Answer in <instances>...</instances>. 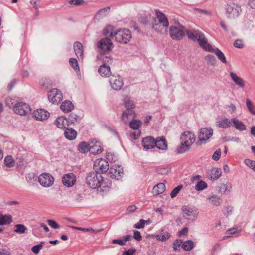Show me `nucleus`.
I'll list each match as a JSON object with an SVG mask.
<instances>
[{
	"mask_svg": "<svg viewBox=\"0 0 255 255\" xmlns=\"http://www.w3.org/2000/svg\"><path fill=\"white\" fill-rule=\"evenodd\" d=\"M86 183L88 187L91 188L95 189L98 187H101L105 189L106 187L110 188L112 184L109 183L107 184L104 180L103 177L99 173H96L94 171L89 172L86 178Z\"/></svg>",
	"mask_w": 255,
	"mask_h": 255,
	"instance_id": "nucleus-1",
	"label": "nucleus"
},
{
	"mask_svg": "<svg viewBox=\"0 0 255 255\" xmlns=\"http://www.w3.org/2000/svg\"><path fill=\"white\" fill-rule=\"evenodd\" d=\"M186 34L189 39L197 41L200 47L203 49L208 51H211L213 50L211 45L208 43L207 39L201 31L198 30L187 31Z\"/></svg>",
	"mask_w": 255,
	"mask_h": 255,
	"instance_id": "nucleus-2",
	"label": "nucleus"
},
{
	"mask_svg": "<svg viewBox=\"0 0 255 255\" xmlns=\"http://www.w3.org/2000/svg\"><path fill=\"white\" fill-rule=\"evenodd\" d=\"M180 140L181 144L176 149L179 154H182L189 150L191 145L195 140V136L193 133L186 131L181 134Z\"/></svg>",
	"mask_w": 255,
	"mask_h": 255,
	"instance_id": "nucleus-3",
	"label": "nucleus"
},
{
	"mask_svg": "<svg viewBox=\"0 0 255 255\" xmlns=\"http://www.w3.org/2000/svg\"><path fill=\"white\" fill-rule=\"evenodd\" d=\"M156 15L158 23L153 24L152 27L159 33H164L169 26L168 20L165 15L160 11L156 12Z\"/></svg>",
	"mask_w": 255,
	"mask_h": 255,
	"instance_id": "nucleus-4",
	"label": "nucleus"
},
{
	"mask_svg": "<svg viewBox=\"0 0 255 255\" xmlns=\"http://www.w3.org/2000/svg\"><path fill=\"white\" fill-rule=\"evenodd\" d=\"M177 24L178 26H171L169 28V34L171 37L176 40H180L183 39L185 35V33L187 31L184 26L180 25L178 21L175 22Z\"/></svg>",
	"mask_w": 255,
	"mask_h": 255,
	"instance_id": "nucleus-5",
	"label": "nucleus"
},
{
	"mask_svg": "<svg viewBox=\"0 0 255 255\" xmlns=\"http://www.w3.org/2000/svg\"><path fill=\"white\" fill-rule=\"evenodd\" d=\"M124 102V106L126 108V110L122 113V119L123 120L127 119L129 116L134 115L133 109L135 107L134 101L131 100L130 98L128 96L125 97Z\"/></svg>",
	"mask_w": 255,
	"mask_h": 255,
	"instance_id": "nucleus-6",
	"label": "nucleus"
},
{
	"mask_svg": "<svg viewBox=\"0 0 255 255\" xmlns=\"http://www.w3.org/2000/svg\"><path fill=\"white\" fill-rule=\"evenodd\" d=\"M114 37L117 42L120 43L127 44L131 38V32L128 29L118 30L114 33Z\"/></svg>",
	"mask_w": 255,
	"mask_h": 255,
	"instance_id": "nucleus-7",
	"label": "nucleus"
},
{
	"mask_svg": "<svg viewBox=\"0 0 255 255\" xmlns=\"http://www.w3.org/2000/svg\"><path fill=\"white\" fill-rule=\"evenodd\" d=\"M225 9L227 16L231 19L237 18L242 11L241 7L234 2L227 4Z\"/></svg>",
	"mask_w": 255,
	"mask_h": 255,
	"instance_id": "nucleus-8",
	"label": "nucleus"
},
{
	"mask_svg": "<svg viewBox=\"0 0 255 255\" xmlns=\"http://www.w3.org/2000/svg\"><path fill=\"white\" fill-rule=\"evenodd\" d=\"M109 169V163L105 159L100 158L95 160L94 163V169L95 172L102 173L106 172Z\"/></svg>",
	"mask_w": 255,
	"mask_h": 255,
	"instance_id": "nucleus-9",
	"label": "nucleus"
},
{
	"mask_svg": "<svg viewBox=\"0 0 255 255\" xmlns=\"http://www.w3.org/2000/svg\"><path fill=\"white\" fill-rule=\"evenodd\" d=\"M13 110L17 114L25 116L30 113L31 109L28 104L23 102H19L14 105Z\"/></svg>",
	"mask_w": 255,
	"mask_h": 255,
	"instance_id": "nucleus-10",
	"label": "nucleus"
},
{
	"mask_svg": "<svg viewBox=\"0 0 255 255\" xmlns=\"http://www.w3.org/2000/svg\"><path fill=\"white\" fill-rule=\"evenodd\" d=\"M38 181L42 186L49 187L53 184L54 178L50 174L44 173L39 176Z\"/></svg>",
	"mask_w": 255,
	"mask_h": 255,
	"instance_id": "nucleus-11",
	"label": "nucleus"
},
{
	"mask_svg": "<svg viewBox=\"0 0 255 255\" xmlns=\"http://www.w3.org/2000/svg\"><path fill=\"white\" fill-rule=\"evenodd\" d=\"M48 99L53 104H58L63 98L61 91L56 88H54L48 93Z\"/></svg>",
	"mask_w": 255,
	"mask_h": 255,
	"instance_id": "nucleus-12",
	"label": "nucleus"
},
{
	"mask_svg": "<svg viewBox=\"0 0 255 255\" xmlns=\"http://www.w3.org/2000/svg\"><path fill=\"white\" fill-rule=\"evenodd\" d=\"M183 211V217L189 220H195L197 217V212L196 210L194 209L189 206H184L182 208Z\"/></svg>",
	"mask_w": 255,
	"mask_h": 255,
	"instance_id": "nucleus-13",
	"label": "nucleus"
},
{
	"mask_svg": "<svg viewBox=\"0 0 255 255\" xmlns=\"http://www.w3.org/2000/svg\"><path fill=\"white\" fill-rule=\"evenodd\" d=\"M98 47L103 51H109L113 48V44L111 39L106 37L101 39L98 42Z\"/></svg>",
	"mask_w": 255,
	"mask_h": 255,
	"instance_id": "nucleus-14",
	"label": "nucleus"
},
{
	"mask_svg": "<svg viewBox=\"0 0 255 255\" xmlns=\"http://www.w3.org/2000/svg\"><path fill=\"white\" fill-rule=\"evenodd\" d=\"M76 176L72 173L65 174L62 178L63 184L68 187L73 186L76 182Z\"/></svg>",
	"mask_w": 255,
	"mask_h": 255,
	"instance_id": "nucleus-15",
	"label": "nucleus"
},
{
	"mask_svg": "<svg viewBox=\"0 0 255 255\" xmlns=\"http://www.w3.org/2000/svg\"><path fill=\"white\" fill-rule=\"evenodd\" d=\"M73 48L75 53L77 56L79 62H82L84 58L83 55V46L82 44L78 41H76L74 43Z\"/></svg>",
	"mask_w": 255,
	"mask_h": 255,
	"instance_id": "nucleus-16",
	"label": "nucleus"
},
{
	"mask_svg": "<svg viewBox=\"0 0 255 255\" xmlns=\"http://www.w3.org/2000/svg\"><path fill=\"white\" fill-rule=\"evenodd\" d=\"M213 131L212 129L203 128L200 130L199 133V139L201 141H205L209 139L213 135Z\"/></svg>",
	"mask_w": 255,
	"mask_h": 255,
	"instance_id": "nucleus-17",
	"label": "nucleus"
},
{
	"mask_svg": "<svg viewBox=\"0 0 255 255\" xmlns=\"http://www.w3.org/2000/svg\"><path fill=\"white\" fill-rule=\"evenodd\" d=\"M33 115L37 120L44 121L47 119L49 113L44 109H40L34 111Z\"/></svg>",
	"mask_w": 255,
	"mask_h": 255,
	"instance_id": "nucleus-18",
	"label": "nucleus"
},
{
	"mask_svg": "<svg viewBox=\"0 0 255 255\" xmlns=\"http://www.w3.org/2000/svg\"><path fill=\"white\" fill-rule=\"evenodd\" d=\"M142 145L145 149H150L155 147L156 141L153 137L147 136L143 138Z\"/></svg>",
	"mask_w": 255,
	"mask_h": 255,
	"instance_id": "nucleus-19",
	"label": "nucleus"
},
{
	"mask_svg": "<svg viewBox=\"0 0 255 255\" xmlns=\"http://www.w3.org/2000/svg\"><path fill=\"white\" fill-rule=\"evenodd\" d=\"M123 169L120 166L112 167L109 169V174L112 179L119 180L121 177V174H123Z\"/></svg>",
	"mask_w": 255,
	"mask_h": 255,
	"instance_id": "nucleus-20",
	"label": "nucleus"
},
{
	"mask_svg": "<svg viewBox=\"0 0 255 255\" xmlns=\"http://www.w3.org/2000/svg\"><path fill=\"white\" fill-rule=\"evenodd\" d=\"M103 151L100 142L96 141H92L90 143V152L93 154H98Z\"/></svg>",
	"mask_w": 255,
	"mask_h": 255,
	"instance_id": "nucleus-21",
	"label": "nucleus"
},
{
	"mask_svg": "<svg viewBox=\"0 0 255 255\" xmlns=\"http://www.w3.org/2000/svg\"><path fill=\"white\" fill-rule=\"evenodd\" d=\"M110 83L111 87L115 90H120L124 85L122 79L119 77L117 78L111 79Z\"/></svg>",
	"mask_w": 255,
	"mask_h": 255,
	"instance_id": "nucleus-22",
	"label": "nucleus"
},
{
	"mask_svg": "<svg viewBox=\"0 0 255 255\" xmlns=\"http://www.w3.org/2000/svg\"><path fill=\"white\" fill-rule=\"evenodd\" d=\"M155 140L156 141L155 147L162 150H165L167 149V143L164 136L158 137Z\"/></svg>",
	"mask_w": 255,
	"mask_h": 255,
	"instance_id": "nucleus-23",
	"label": "nucleus"
},
{
	"mask_svg": "<svg viewBox=\"0 0 255 255\" xmlns=\"http://www.w3.org/2000/svg\"><path fill=\"white\" fill-rule=\"evenodd\" d=\"M98 72L102 77H109L112 74L109 65H101L98 69Z\"/></svg>",
	"mask_w": 255,
	"mask_h": 255,
	"instance_id": "nucleus-24",
	"label": "nucleus"
},
{
	"mask_svg": "<svg viewBox=\"0 0 255 255\" xmlns=\"http://www.w3.org/2000/svg\"><path fill=\"white\" fill-rule=\"evenodd\" d=\"M230 75L232 80L239 87L241 88H244L245 87V82L242 78H241V77L237 75L235 73L232 72H230Z\"/></svg>",
	"mask_w": 255,
	"mask_h": 255,
	"instance_id": "nucleus-25",
	"label": "nucleus"
},
{
	"mask_svg": "<svg viewBox=\"0 0 255 255\" xmlns=\"http://www.w3.org/2000/svg\"><path fill=\"white\" fill-rule=\"evenodd\" d=\"M54 124L60 128H65L68 125V120L63 116L58 117L54 122Z\"/></svg>",
	"mask_w": 255,
	"mask_h": 255,
	"instance_id": "nucleus-26",
	"label": "nucleus"
},
{
	"mask_svg": "<svg viewBox=\"0 0 255 255\" xmlns=\"http://www.w3.org/2000/svg\"><path fill=\"white\" fill-rule=\"evenodd\" d=\"M74 108V105L69 100L65 101L60 106L61 109L65 113L71 112Z\"/></svg>",
	"mask_w": 255,
	"mask_h": 255,
	"instance_id": "nucleus-27",
	"label": "nucleus"
},
{
	"mask_svg": "<svg viewBox=\"0 0 255 255\" xmlns=\"http://www.w3.org/2000/svg\"><path fill=\"white\" fill-rule=\"evenodd\" d=\"M97 62L102 63V64H108L113 62V58L105 54H101L97 56Z\"/></svg>",
	"mask_w": 255,
	"mask_h": 255,
	"instance_id": "nucleus-28",
	"label": "nucleus"
},
{
	"mask_svg": "<svg viewBox=\"0 0 255 255\" xmlns=\"http://www.w3.org/2000/svg\"><path fill=\"white\" fill-rule=\"evenodd\" d=\"M231 121L236 129L240 131L246 130V127L245 125L238 119L236 118H232L231 119Z\"/></svg>",
	"mask_w": 255,
	"mask_h": 255,
	"instance_id": "nucleus-29",
	"label": "nucleus"
},
{
	"mask_svg": "<svg viewBox=\"0 0 255 255\" xmlns=\"http://www.w3.org/2000/svg\"><path fill=\"white\" fill-rule=\"evenodd\" d=\"M64 135L67 139L72 140L76 138L77 132L71 128H67L65 130Z\"/></svg>",
	"mask_w": 255,
	"mask_h": 255,
	"instance_id": "nucleus-30",
	"label": "nucleus"
},
{
	"mask_svg": "<svg viewBox=\"0 0 255 255\" xmlns=\"http://www.w3.org/2000/svg\"><path fill=\"white\" fill-rule=\"evenodd\" d=\"M232 121L226 118L217 122V126L219 128H227L231 127Z\"/></svg>",
	"mask_w": 255,
	"mask_h": 255,
	"instance_id": "nucleus-31",
	"label": "nucleus"
},
{
	"mask_svg": "<svg viewBox=\"0 0 255 255\" xmlns=\"http://www.w3.org/2000/svg\"><path fill=\"white\" fill-rule=\"evenodd\" d=\"M165 190V183H160L153 187L152 189V193L154 194L158 195L162 193Z\"/></svg>",
	"mask_w": 255,
	"mask_h": 255,
	"instance_id": "nucleus-32",
	"label": "nucleus"
},
{
	"mask_svg": "<svg viewBox=\"0 0 255 255\" xmlns=\"http://www.w3.org/2000/svg\"><path fill=\"white\" fill-rule=\"evenodd\" d=\"M12 222V216L10 215H0V225H8Z\"/></svg>",
	"mask_w": 255,
	"mask_h": 255,
	"instance_id": "nucleus-33",
	"label": "nucleus"
},
{
	"mask_svg": "<svg viewBox=\"0 0 255 255\" xmlns=\"http://www.w3.org/2000/svg\"><path fill=\"white\" fill-rule=\"evenodd\" d=\"M110 7L107 6L99 10L96 14L95 17L98 19L107 16L110 12Z\"/></svg>",
	"mask_w": 255,
	"mask_h": 255,
	"instance_id": "nucleus-34",
	"label": "nucleus"
},
{
	"mask_svg": "<svg viewBox=\"0 0 255 255\" xmlns=\"http://www.w3.org/2000/svg\"><path fill=\"white\" fill-rule=\"evenodd\" d=\"M208 200L212 205L216 206H219L222 203L221 198L217 195H213L208 197Z\"/></svg>",
	"mask_w": 255,
	"mask_h": 255,
	"instance_id": "nucleus-35",
	"label": "nucleus"
},
{
	"mask_svg": "<svg viewBox=\"0 0 255 255\" xmlns=\"http://www.w3.org/2000/svg\"><path fill=\"white\" fill-rule=\"evenodd\" d=\"M232 188V185L230 183H227L226 184H221L219 186V192L222 194H228L230 192V190Z\"/></svg>",
	"mask_w": 255,
	"mask_h": 255,
	"instance_id": "nucleus-36",
	"label": "nucleus"
},
{
	"mask_svg": "<svg viewBox=\"0 0 255 255\" xmlns=\"http://www.w3.org/2000/svg\"><path fill=\"white\" fill-rule=\"evenodd\" d=\"M78 150L83 154L90 151V143L86 142H80L78 145Z\"/></svg>",
	"mask_w": 255,
	"mask_h": 255,
	"instance_id": "nucleus-37",
	"label": "nucleus"
},
{
	"mask_svg": "<svg viewBox=\"0 0 255 255\" xmlns=\"http://www.w3.org/2000/svg\"><path fill=\"white\" fill-rule=\"evenodd\" d=\"M222 175V172L220 168H214L211 170V180H215L218 179Z\"/></svg>",
	"mask_w": 255,
	"mask_h": 255,
	"instance_id": "nucleus-38",
	"label": "nucleus"
},
{
	"mask_svg": "<svg viewBox=\"0 0 255 255\" xmlns=\"http://www.w3.org/2000/svg\"><path fill=\"white\" fill-rule=\"evenodd\" d=\"M27 230V227L23 224H16L14 226V232L18 234H23Z\"/></svg>",
	"mask_w": 255,
	"mask_h": 255,
	"instance_id": "nucleus-39",
	"label": "nucleus"
},
{
	"mask_svg": "<svg viewBox=\"0 0 255 255\" xmlns=\"http://www.w3.org/2000/svg\"><path fill=\"white\" fill-rule=\"evenodd\" d=\"M194 243L192 240H187L182 245V248L186 251H190L193 247Z\"/></svg>",
	"mask_w": 255,
	"mask_h": 255,
	"instance_id": "nucleus-40",
	"label": "nucleus"
},
{
	"mask_svg": "<svg viewBox=\"0 0 255 255\" xmlns=\"http://www.w3.org/2000/svg\"><path fill=\"white\" fill-rule=\"evenodd\" d=\"M114 33L113 32V27L111 26H107L103 31V34L106 37L109 36L113 37L114 36Z\"/></svg>",
	"mask_w": 255,
	"mask_h": 255,
	"instance_id": "nucleus-41",
	"label": "nucleus"
},
{
	"mask_svg": "<svg viewBox=\"0 0 255 255\" xmlns=\"http://www.w3.org/2000/svg\"><path fill=\"white\" fill-rule=\"evenodd\" d=\"M246 106L249 111L253 115H255V107L249 99L246 101Z\"/></svg>",
	"mask_w": 255,
	"mask_h": 255,
	"instance_id": "nucleus-42",
	"label": "nucleus"
},
{
	"mask_svg": "<svg viewBox=\"0 0 255 255\" xmlns=\"http://www.w3.org/2000/svg\"><path fill=\"white\" fill-rule=\"evenodd\" d=\"M5 165L9 168L12 167L14 166L15 162L11 156H7L4 159Z\"/></svg>",
	"mask_w": 255,
	"mask_h": 255,
	"instance_id": "nucleus-43",
	"label": "nucleus"
},
{
	"mask_svg": "<svg viewBox=\"0 0 255 255\" xmlns=\"http://www.w3.org/2000/svg\"><path fill=\"white\" fill-rule=\"evenodd\" d=\"M142 122L140 120H133L129 123L130 127L133 129H137L141 125Z\"/></svg>",
	"mask_w": 255,
	"mask_h": 255,
	"instance_id": "nucleus-44",
	"label": "nucleus"
},
{
	"mask_svg": "<svg viewBox=\"0 0 255 255\" xmlns=\"http://www.w3.org/2000/svg\"><path fill=\"white\" fill-rule=\"evenodd\" d=\"M207 187V183L202 180H200L197 182V184L195 185V189L197 191H201L206 188Z\"/></svg>",
	"mask_w": 255,
	"mask_h": 255,
	"instance_id": "nucleus-45",
	"label": "nucleus"
},
{
	"mask_svg": "<svg viewBox=\"0 0 255 255\" xmlns=\"http://www.w3.org/2000/svg\"><path fill=\"white\" fill-rule=\"evenodd\" d=\"M215 52L219 59H220L222 63H226L227 62L226 57L221 50L217 48L215 50Z\"/></svg>",
	"mask_w": 255,
	"mask_h": 255,
	"instance_id": "nucleus-46",
	"label": "nucleus"
},
{
	"mask_svg": "<svg viewBox=\"0 0 255 255\" xmlns=\"http://www.w3.org/2000/svg\"><path fill=\"white\" fill-rule=\"evenodd\" d=\"M67 120H68V122L74 123L76 122H79L80 120V118L76 114L72 113L69 115L68 119Z\"/></svg>",
	"mask_w": 255,
	"mask_h": 255,
	"instance_id": "nucleus-47",
	"label": "nucleus"
},
{
	"mask_svg": "<svg viewBox=\"0 0 255 255\" xmlns=\"http://www.w3.org/2000/svg\"><path fill=\"white\" fill-rule=\"evenodd\" d=\"M156 172L159 174H167L169 171V168L167 167H158L156 168Z\"/></svg>",
	"mask_w": 255,
	"mask_h": 255,
	"instance_id": "nucleus-48",
	"label": "nucleus"
},
{
	"mask_svg": "<svg viewBox=\"0 0 255 255\" xmlns=\"http://www.w3.org/2000/svg\"><path fill=\"white\" fill-rule=\"evenodd\" d=\"M157 240L161 241H166L170 238V235L168 233L166 232L164 234H159L156 236Z\"/></svg>",
	"mask_w": 255,
	"mask_h": 255,
	"instance_id": "nucleus-49",
	"label": "nucleus"
},
{
	"mask_svg": "<svg viewBox=\"0 0 255 255\" xmlns=\"http://www.w3.org/2000/svg\"><path fill=\"white\" fill-rule=\"evenodd\" d=\"M44 242H41L39 244L34 246L31 251L35 254H38L39 253L40 250L43 248L44 245Z\"/></svg>",
	"mask_w": 255,
	"mask_h": 255,
	"instance_id": "nucleus-50",
	"label": "nucleus"
},
{
	"mask_svg": "<svg viewBox=\"0 0 255 255\" xmlns=\"http://www.w3.org/2000/svg\"><path fill=\"white\" fill-rule=\"evenodd\" d=\"M183 242L181 240L177 239L173 243V248L175 251H177L180 250V247H182Z\"/></svg>",
	"mask_w": 255,
	"mask_h": 255,
	"instance_id": "nucleus-51",
	"label": "nucleus"
},
{
	"mask_svg": "<svg viewBox=\"0 0 255 255\" xmlns=\"http://www.w3.org/2000/svg\"><path fill=\"white\" fill-rule=\"evenodd\" d=\"M183 185H180L175 187L171 192L170 196L171 198L175 197L178 194L180 190L182 188Z\"/></svg>",
	"mask_w": 255,
	"mask_h": 255,
	"instance_id": "nucleus-52",
	"label": "nucleus"
},
{
	"mask_svg": "<svg viewBox=\"0 0 255 255\" xmlns=\"http://www.w3.org/2000/svg\"><path fill=\"white\" fill-rule=\"evenodd\" d=\"M233 45L237 48L242 49L244 47V44L243 40L238 39H236L233 43Z\"/></svg>",
	"mask_w": 255,
	"mask_h": 255,
	"instance_id": "nucleus-53",
	"label": "nucleus"
},
{
	"mask_svg": "<svg viewBox=\"0 0 255 255\" xmlns=\"http://www.w3.org/2000/svg\"><path fill=\"white\" fill-rule=\"evenodd\" d=\"M48 225L52 228L56 229L59 228V225L54 220H48L47 221Z\"/></svg>",
	"mask_w": 255,
	"mask_h": 255,
	"instance_id": "nucleus-54",
	"label": "nucleus"
},
{
	"mask_svg": "<svg viewBox=\"0 0 255 255\" xmlns=\"http://www.w3.org/2000/svg\"><path fill=\"white\" fill-rule=\"evenodd\" d=\"M205 58L208 64H214L216 62V58L213 55H208Z\"/></svg>",
	"mask_w": 255,
	"mask_h": 255,
	"instance_id": "nucleus-55",
	"label": "nucleus"
},
{
	"mask_svg": "<svg viewBox=\"0 0 255 255\" xmlns=\"http://www.w3.org/2000/svg\"><path fill=\"white\" fill-rule=\"evenodd\" d=\"M221 150L219 149L218 150H216L212 155V159L215 161H218L221 156Z\"/></svg>",
	"mask_w": 255,
	"mask_h": 255,
	"instance_id": "nucleus-56",
	"label": "nucleus"
},
{
	"mask_svg": "<svg viewBox=\"0 0 255 255\" xmlns=\"http://www.w3.org/2000/svg\"><path fill=\"white\" fill-rule=\"evenodd\" d=\"M145 226V221L143 219H140L139 221L134 225V228L136 229L143 228Z\"/></svg>",
	"mask_w": 255,
	"mask_h": 255,
	"instance_id": "nucleus-57",
	"label": "nucleus"
},
{
	"mask_svg": "<svg viewBox=\"0 0 255 255\" xmlns=\"http://www.w3.org/2000/svg\"><path fill=\"white\" fill-rule=\"evenodd\" d=\"M245 164L250 167V168H252L253 169V168L254 167V165L255 164V161L253 160H251L249 159H246L244 160Z\"/></svg>",
	"mask_w": 255,
	"mask_h": 255,
	"instance_id": "nucleus-58",
	"label": "nucleus"
},
{
	"mask_svg": "<svg viewBox=\"0 0 255 255\" xmlns=\"http://www.w3.org/2000/svg\"><path fill=\"white\" fill-rule=\"evenodd\" d=\"M133 237L138 241H140L142 240V236L140 233L138 231H134Z\"/></svg>",
	"mask_w": 255,
	"mask_h": 255,
	"instance_id": "nucleus-59",
	"label": "nucleus"
},
{
	"mask_svg": "<svg viewBox=\"0 0 255 255\" xmlns=\"http://www.w3.org/2000/svg\"><path fill=\"white\" fill-rule=\"evenodd\" d=\"M70 3L75 5H80L84 3L83 0H72L69 1Z\"/></svg>",
	"mask_w": 255,
	"mask_h": 255,
	"instance_id": "nucleus-60",
	"label": "nucleus"
},
{
	"mask_svg": "<svg viewBox=\"0 0 255 255\" xmlns=\"http://www.w3.org/2000/svg\"><path fill=\"white\" fill-rule=\"evenodd\" d=\"M16 83V80L15 79H12L10 83L8 85L7 89L8 91H11L14 86H15V84Z\"/></svg>",
	"mask_w": 255,
	"mask_h": 255,
	"instance_id": "nucleus-61",
	"label": "nucleus"
},
{
	"mask_svg": "<svg viewBox=\"0 0 255 255\" xmlns=\"http://www.w3.org/2000/svg\"><path fill=\"white\" fill-rule=\"evenodd\" d=\"M137 209V207L135 205H132L129 206L127 209V212L128 213H131L134 212Z\"/></svg>",
	"mask_w": 255,
	"mask_h": 255,
	"instance_id": "nucleus-62",
	"label": "nucleus"
},
{
	"mask_svg": "<svg viewBox=\"0 0 255 255\" xmlns=\"http://www.w3.org/2000/svg\"><path fill=\"white\" fill-rule=\"evenodd\" d=\"M39 0H31L30 3L31 5H33V7L36 9L38 10L39 8L38 4H37V2Z\"/></svg>",
	"mask_w": 255,
	"mask_h": 255,
	"instance_id": "nucleus-63",
	"label": "nucleus"
},
{
	"mask_svg": "<svg viewBox=\"0 0 255 255\" xmlns=\"http://www.w3.org/2000/svg\"><path fill=\"white\" fill-rule=\"evenodd\" d=\"M136 252V250L134 249H129L128 251H124L125 254L127 255H133Z\"/></svg>",
	"mask_w": 255,
	"mask_h": 255,
	"instance_id": "nucleus-64",
	"label": "nucleus"
}]
</instances>
